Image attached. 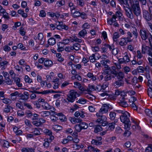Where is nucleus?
Instances as JSON below:
<instances>
[{"label": "nucleus", "mask_w": 152, "mask_h": 152, "mask_svg": "<svg viewBox=\"0 0 152 152\" xmlns=\"http://www.w3.org/2000/svg\"><path fill=\"white\" fill-rule=\"evenodd\" d=\"M131 10L136 16L141 15V10L140 7L139 2L137 0H129Z\"/></svg>", "instance_id": "1"}, {"label": "nucleus", "mask_w": 152, "mask_h": 152, "mask_svg": "<svg viewBox=\"0 0 152 152\" xmlns=\"http://www.w3.org/2000/svg\"><path fill=\"white\" fill-rule=\"evenodd\" d=\"M111 72V73L113 74V75L114 78L115 77H116V80H124V74L122 72H117L116 70V68L114 70H112Z\"/></svg>", "instance_id": "2"}, {"label": "nucleus", "mask_w": 152, "mask_h": 152, "mask_svg": "<svg viewBox=\"0 0 152 152\" xmlns=\"http://www.w3.org/2000/svg\"><path fill=\"white\" fill-rule=\"evenodd\" d=\"M77 94V92L73 90H71L69 93L67 95L66 98L67 100L69 102H73L77 98L76 96Z\"/></svg>", "instance_id": "3"}, {"label": "nucleus", "mask_w": 152, "mask_h": 152, "mask_svg": "<svg viewBox=\"0 0 152 152\" xmlns=\"http://www.w3.org/2000/svg\"><path fill=\"white\" fill-rule=\"evenodd\" d=\"M130 116V115L128 112H125L122 115H120V118L121 121L124 123H127L129 122Z\"/></svg>", "instance_id": "4"}, {"label": "nucleus", "mask_w": 152, "mask_h": 152, "mask_svg": "<svg viewBox=\"0 0 152 152\" xmlns=\"http://www.w3.org/2000/svg\"><path fill=\"white\" fill-rule=\"evenodd\" d=\"M140 34L142 39L145 40L150 36L149 32L144 29H142L140 30Z\"/></svg>", "instance_id": "5"}, {"label": "nucleus", "mask_w": 152, "mask_h": 152, "mask_svg": "<svg viewBox=\"0 0 152 152\" xmlns=\"http://www.w3.org/2000/svg\"><path fill=\"white\" fill-rule=\"evenodd\" d=\"M143 17L147 21H150L152 19L151 13L149 12L147 10H143Z\"/></svg>", "instance_id": "6"}, {"label": "nucleus", "mask_w": 152, "mask_h": 152, "mask_svg": "<svg viewBox=\"0 0 152 152\" xmlns=\"http://www.w3.org/2000/svg\"><path fill=\"white\" fill-rule=\"evenodd\" d=\"M124 84V80H116L114 83V86L116 88H118L121 86H123Z\"/></svg>", "instance_id": "7"}, {"label": "nucleus", "mask_w": 152, "mask_h": 152, "mask_svg": "<svg viewBox=\"0 0 152 152\" xmlns=\"http://www.w3.org/2000/svg\"><path fill=\"white\" fill-rule=\"evenodd\" d=\"M104 68L105 69L103 70V72L102 73L108 74L109 72L111 73V71L112 70H114L115 68V67L114 66H112L109 67L108 65L106 64L104 66Z\"/></svg>", "instance_id": "8"}, {"label": "nucleus", "mask_w": 152, "mask_h": 152, "mask_svg": "<svg viewBox=\"0 0 152 152\" xmlns=\"http://www.w3.org/2000/svg\"><path fill=\"white\" fill-rule=\"evenodd\" d=\"M117 122V119L114 121V122H112L108 124L106 128L107 130L113 131L115 128V123Z\"/></svg>", "instance_id": "9"}, {"label": "nucleus", "mask_w": 152, "mask_h": 152, "mask_svg": "<svg viewBox=\"0 0 152 152\" xmlns=\"http://www.w3.org/2000/svg\"><path fill=\"white\" fill-rule=\"evenodd\" d=\"M109 104H103L100 110V112L103 113H107L109 109Z\"/></svg>", "instance_id": "10"}, {"label": "nucleus", "mask_w": 152, "mask_h": 152, "mask_svg": "<svg viewBox=\"0 0 152 152\" xmlns=\"http://www.w3.org/2000/svg\"><path fill=\"white\" fill-rule=\"evenodd\" d=\"M104 46H105L107 48H108L110 50L112 51L113 54L116 55L118 54V52L116 51V53H114V51L115 50V49L114 48V45L112 46H110V45L107 44L105 43L104 45Z\"/></svg>", "instance_id": "11"}, {"label": "nucleus", "mask_w": 152, "mask_h": 152, "mask_svg": "<svg viewBox=\"0 0 152 152\" xmlns=\"http://www.w3.org/2000/svg\"><path fill=\"white\" fill-rule=\"evenodd\" d=\"M106 76L104 77V80L105 81H107L111 80L112 78H114V77L113 74L109 72L108 74L102 73Z\"/></svg>", "instance_id": "12"}, {"label": "nucleus", "mask_w": 152, "mask_h": 152, "mask_svg": "<svg viewBox=\"0 0 152 152\" xmlns=\"http://www.w3.org/2000/svg\"><path fill=\"white\" fill-rule=\"evenodd\" d=\"M149 49V47L143 45L142 47V53L143 54L145 53H148Z\"/></svg>", "instance_id": "13"}, {"label": "nucleus", "mask_w": 152, "mask_h": 152, "mask_svg": "<svg viewBox=\"0 0 152 152\" xmlns=\"http://www.w3.org/2000/svg\"><path fill=\"white\" fill-rule=\"evenodd\" d=\"M116 113L115 112L113 111H111L109 113V118L111 120H115Z\"/></svg>", "instance_id": "14"}, {"label": "nucleus", "mask_w": 152, "mask_h": 152, "mask_svg": "<svg viewBox=\"0 0 152 152\" xmlns=\"http://www.w3.org/2000/svg\"><path fill=\"white\" fill-rule=\"evenodd\" d=\"M62 42H59L57 44L58 49L57 50L58 52H61L64 50V48Z\"/></svg>", "instance_id": "15"}, {"label": "nucleus", "mask_w": 152, "mask_h": 152, "mask_svg": "<svg viewBox=\"0 0 152 152\" xmlns=\"http://www.w3.org/2000/svg\"><path fill=\"white\" fill-rule=\"evenodd\" d=\"M125 10L126 12V14L127 16L129 18L132 19L134 18L132 12L131 10H129V11H128L125 9Z\"/></svg>", "instance_id": "16"}, {"label": "nucleus", "mask_w": 152, "mask_h": 152, "mask_svg": "<svg viewBox=\"0 0 152 152\" xmlns=\"http://www.w3.org/2000/svg\"><path fill=\"white\" fill-rule=\"evenodd\" d=\"M52 61L49 60H47L44 62L45 66L48 67H50L52 65Z\"/></svg>", "instance_id": "17"}, {"label": "nucleus", "mask_w": 152, "mask_h": 152, "mask_svg": "<svg viewBox=\"0 0 152 152\" xmlns=\"http://www.w3.org/2000/svg\"><path fill=\"white\" fill-rule=\"evenodd\" d=\"M107 118L105 116H102L101 117H99L97 119L96 121L98 124H101L103 122V121L105 120H107Z\"/></svg>", "instance_id": "18"}, {"label": "nucleus", "mask_w": 152, "mask_h": 152, "mask_svg": "<svg viewBox=\"0 0 152 152\" xmlns=\"http://www.w3.org/2000/svg\"><path fill=\"white\" fill-rule=\"evenodd\" d=\"M87 34V31L85 29H84L79 32L78 35L81 37L84 38Z\"/></svg>", "instance_id": "19"}, {"label": "nucleus", "mask_w": 152, "mask_h": 152, "mask_svg": "<svg viewBox=\"0 0 152 152\" xmlns=\"http://www.w3.org/2000/svg\"><path fill=\"white\" fill-rule=\"evenodd\" d=\"M56 43V39L53 37H51L49 39L48 41V44L51 45H53Z\"/></svg>", "instance_id": "20"}, {"label": "nucleus", "mask_w": 152, "mask_h": 152, "mask_svg": "<svg viewBox=\"0 0 152 152\" xmlns=\"http://www.w3.org/2000/svg\"><path fill=\"white\" fill-rule=\"evenodd\" d=\"M14 82L15 83L16 85L18 86V87L22 86V83H20V79L18 77H15L14 78Z\"/></svg>", "instance_id": "21"}, {"label": "nucleus", "mask_w": 152, "mask_h": 152, "mask_svg": "<svg viewBox=\"0 0 152 152\" xmlns=\"http://www.w3.org/2000/svg\"><path fill=\"white\" fill-rule=\"evenodd\" d=\"M102 128L100 125H97L95 126L94 132L95 133H97L102 131Z\"/></svg>", "instance_id": "22"}, {"label": "nucleus", "mask_w": 152, "mask_h": 152, "mask_svg": "<svg viewBox=\"0 0 152 152\" xmlns=\"http://www.w3.org/2000/svg\"><path fill=\"white\" fill-rule=\"evenodd\" d=\"M88 150L91 151H93V152H99L100 151L96 148H95L92 146H89L88 147Z\"/></svg>", "instance_id": "23"}, {"label": "nucleus", "mask_w": 152, "mask_h": 152, "mask_svg": "<svg viewBox=\"0 0 152 152\" xmlns=\"http://www.w3.org/2000/svg\"><path fill=\"white\" fill-rule=\"evenodd\" d=\"M42 107L45 110H49L51 108V106L47 102H44L42 105Z\"/></svg>", "instance_id": "24"}, {"label": "nucleus", "mask_w": 152, "mask_h": 152, "mask_svg": "<svg viewBox=\"0 0 152 152\" xmlns=\"http://www.w3.org/2000/svg\"><path fill=\"white\" fill-rule=\"evenodd\" d=\"M41 114L42 116L44 118L50 115V113L48 111H42L41 113Z\"/></svg>", "instance_id": "25"}, {"label": "nucleus", "mask_w": 152, "mask_h": 152, "mask_svg": "<svg viewBox=\"0 0 152 152\" xmlns=\"http://www.w3.org/2000/svg\"><path fill=\"white\" fill-rule=\"evenodd\" d=\"M119 105L123 107H126L128 106V104L125 101L124 102H118Z\"/></svg>", "instance_id": "26"}, {"label": "nucleus", "mask_w": 152, "mask_h": 152, "mask_svg": "<svg viewBox=\"0 0 152 152\" xmlns=\"http://www.w3.org/2000/svg\"><path fill=\"white\" fill-rule=\"evenodd\" d=\"M92 144L95 145H99L102 144V142L100 141L93 139L91 141Z\"/></svg>", "instance_id": "27"}, {"label": "nucleus", "mask_w": 152, "mask_h": 152, "mask_svg": "<svg viewBox=\"0 0 152 152\" xmlns=\"http://www.w3.org/2000/svg\"><path fill=\"white\" fill-rule=\"evenodd\" d=\"M87 90V91H91L96 90V89L94 86L89 85Z\"/></svg>", "instance_id": "28"}, {"label": "nucleus", "mask_w": 152, "mask_h": 152, "mask_svg": "<svg viewBox=\"0 0 152 152\" xmlns=\"http://www.w3.org/2000/svg\"><path fill=\"white\" fill-rule=\"evenodd\" d=\"M125 55L124 57L123 58L124 60L125 63H128L130 61L129 57L128 56L126 53H125Z\"/></svg>", "instance_id": "29"}, {"label": "nucleus", "mask_w": 152, "mask_h": 152, "mask_svg": "<svg viewBox=\"0 0 152 152\" xmlns=\"http://www.w3.org/2000/svg\"><path fill=\"white\" fill-rule=\"evenodd\" d=\"M145 114L150 117H152V112L151 110L149 109H145Z\"/></svg>", "instance_id": "30"}, {"label": "nucleus", "mask_w": 152, "mask_h": 152, "mask_svg": "<svg viewBox=\"0 0 152 152\" xmlns=\"http://www.w3.org/2000/svg\"><path fill=\"white\" fill-rule=\"evenodd\" d=\"M29 95L28 92L26 91L24 92V94H23L22 99L25 101L27 100L28 99V96Z\"/></svg>", "instance_id": "31"}, {"label": "nucleus", "mask_w": 152, "mask_h": 152, "mask_svg": "<svg viewBox=\"0 0 152 152\" xmlns=\"http://www.w3.org/2000/svg\"><path fill=\"white\" fill-rule=\"evenodd\" d=\"M79 124L82 129H86L88 127V124L86 123L81 122Z\"/></svg>", "instance_id": "32"}, {"label": "nucleus", "mask_w": 152, "mask_h": 152, "mask_svg": "<svg viewBox=\"0 0 152 152\" xmlns=\"http://www.w3.org/2000/svg\"><path fill=\"white\" fill-rule=\"evenodd\" d=\"M59 91H54L52 90H46L41 92L42 94H48L51 92L58 93Z\"/></svg>", "instance_id": "33"}, {"label": "nucleus", "mask_w": 152, "mask_h": 152, "mask_svg": "<svg viewBox=\"0 0 152 152\" xmlns=\"http://www.w3.org/2000/svg\"><path fill=\"white\" fill-rule=\"evenodd\" d=\"M53 128L55 131L57 132L61 130L62 129V127L58 125H55Z\"/></svg>", "instance_id": "34"}, {"label": "nucleus", "mask_w": 152, "mask_h": 152, "mask_svg": "<svg viewBox=\"0 0 152 152\" xmlns=\"http://www.w3.org/2000/svg\"><path fill=\"white\" fill-rule=\"evenodd\" d=\"M56 115L59 116L60 117H63V118H59V119L61 121H65L66 120V118H65V115H64L62 113H56Z\"/></svg>", "instance_id": "35"}, {"label": "nucleus", "mask_w": 152, "mask_h": 152, "mask_svg": "<svg viewBox=\"0 0 152 152\" xmlns=\"http://www.w3.org/2000/svg\"><path fill=\"white\" fill-rule=\"evenodd\" d=\"M119 37V34L117 32H115L113 35V40L114 41H117V39Z\"/></svg>", "instance_id": "36"}, {"label": "nucleus", "mask_w": 152, "mask_h": 152, "mask_svg": "<svg viewBox=\"0 0 152 152\" xmlns=\"http://www.w3.org/2000/svg\"><path fill=\"white\" fill-rule=\"evenodd\" d=\"M58 23L60 24V26H61L62 29H64L66 30H67L68 29V26L64 24H63L62 22H58Z\"/></svg>", "instance_id": "37"}, {"label": "nucleus", "mask_w": 152, "mask_h": 152, "mask_svg": "<svg viewBox=\"0 0 152 152\" xmlns=\"http://www.w3.org/2000/svg\"><path fill=\"white\" fill-rule=\"evenodd\" d=\"M133 29L134 30H133L132 33L133 35L134 36L135 38L137 39L138 36V33L135 28H133Z\"/></svg>", "instance_id": "38"}, {"label": "nucleus", "mask_w": 152, "mask_h": 152, "mask_svg": "<svg viewBox=\"0 0 152 152\" xmlns=\"http://www.w3.org/2000/svg\"><path fill=\"white\" fill-rule=\"evenodd\" d=\"M45 142L43 143V145L45 148H47L49 145V142H48V139H45L44 140Z\"/></svg>", "instance_id": "39"}, {"label": "nucleus", "mask_w": 152, "mask_h": 152, "mask_svg": "<svg viewBox=\"0 0 152 152\" xmlns=\"http://www.w3.org/2000/svg\"><path fill=\"white\" fill-rule=\"evenodd\" d=\"M25 80L26 83H31L32 82V79H30L28 75L25 76Z\"/></svg>", "instance_id": "40"}, {"label": "nucleus", "mask_w": 152, "mask_h": 152, "mask_svg": "<svg viewBox=\"0 0 152 152\" xmlns=\"http://www.w3.org/2000/svg\"><path fill=\"white\" fill-rule=\"evenodd\" d=\"M43 132L49 136H50L52 134L51 131L48 129H44L43 131Z\"/></svg>", "instance_id": "41"}, {"label": "nucleus", "mask_w": 152, "mask_h": 152, "mask_svg": "<svg viewBox=\"0 0 152 152\" xmlns=\"http://www.w3.org/2000/svg\"><path fill=\"white\" fill-rule=\"evenodd\" d=\"M75 128L76 130L78 132H80L82 129L79 124L75 125Z\"/></svg>", "instance_id": "42"}, {"label": "nucleus", "mask_w": 152, "mask_h": 152, "mask_svg": "<svg viewBox=\"0 0 152 152\" xmlns=\"http://www.w3.org/2000/svg\"><path fill=\"white\" fill-rule=\"evenodd\" d=\"M124 40H126V42H127V44L128 42H131L132 41V39H131V37H124L122 39Z\"/></svg>", "instance_id": "43"}, {"label": "nucleus", "mask_w": 152, "mask_h": 152, "mask_svg": "<svg viewBox=\"0 0 152 152\" xmlns=\"http://www.w3.org/2000/svg\"><path fill=\"white\" fill-rule=\"evenodd\" d=\"M12 107L10 106L9 105H7V107L5 108L4 109V111L6 113H9L10 111V110L11 109H12Z\"/></svg>", "instance_id": "44"}, {"label": "nucleus", "mask_w": 152, "mask_h": 152, "mask_svg": "<svg viewBox=\"0 0 152 152\" xmlns=\"http://www.w3.org/2000/svg\"><path fill=\"white\" fill-rule=\"evenodd\" d=\"M73 45H74V47H75V50L77 51L79 49L80 47V44H79L78 43H76L74 44Z\"/></svg>", "instance_id": "45"}, {"label": "nucleus", "mask_w": 152, "mask_h": 152, "mask_svg": "<svg viewBox=\"0 0 152 152\" xmlns=\"http://www.w3.org/2000/svg\"><path fill=\"white\" fill-rule=\"evenodd\" d=\"M124 128L126 130H129V129L130 127L131 126V122L129 121V122H128L127 123H124Z\"/></svg>", "instance_id": "46"}, {"label": "nucleus", "mask_w": 152, "mask_h": 152, "mask_svg": "<svg viewBox=\"0 0 152 152\" xmlns=\"http://www.w3.org/2000/svg\"><path fill=\"white\" fill-rule=\"evenodd\" d=\"M86 99H79L76 102L80 104H84L86 103Z\"/></svg>", "instance_id": "47"}, {"label": "nucleus", "mask_w": 152, "mask_h": 152, "mask_svg": "<svg viewBox=\"0 0 152 152\" xmlns=\"http://www.w3.org/2000/svg\"><path fill=\"white\" fill-rule=\"evenodd\" d=\"M146 152H152V145H150L146 148Z\"/></svg>", "instance_id": "48"}, {"label": "nucleus", "mask_w": 152, "mask_h": 152, "mask_svg": "<svg viewBox=\"0 0 152 152\" xmlns=\"http://www.w3.org/2000/svg\"><path fill=\"white\" fill-rule=\"evenodd\" d=\"M33 132L35 135H38L41 134L37 128H35Z\"/></svg>", "instance_id": "49"}, {"label": "nucleus", "mask_w": 152, "mask_h": 152, "mask_svg": "<svg viewBox=\"0 0 152 152\" xmlns=\"http://www.w3.org/2000/svg\"><path fill=\"white\" fill-rule=\"evenodd\" d=\"M3 102L4 103L9 104L11 103V100L10 99L5 98L3 99Z\"/></svg>", "instance_id": "50"}, {"label": "nucleus", "mask_w": 152, "mask_h": 152, "mask_svg": "<svg viewBox=\"0 0 152 152\" xmlns=\"http://www.w3.org/2000/svg\"><path fill=\"white\" fill-rule=\"evenodd\" d=\"M89 58L91 62H94L96 60L95 59V55L94 54H93L92 56H90Z\"/></svg>", "instance_id": "51"}, {"label": "nucleus", "mask_w": 152, "mask_h": 152, "mask_svg": "<svg viewBox=\"0 0 152 152\" xmlns=\"http://www.w3.org/2000/svg\"><path fill=\"white\" fill-rule=\"evenodd\" d=\"M143 67L142 66H139L137 68L138 72L142 73L143 72Z\"/></svg>", "instance_id": "52"}, {"label": "nucleus", "mask_w": 152, "mask_h": 152, "mask_svg": "<svg viewBox=\"0 0 152 152\" xmlns=\"http://www.w3.org/2000/svg\"><path fill=\"white\" fill-rule=\"evenodd\" d=\"M20 34L24 36L25 35L26 32L24 31V28L22 27H21L20 29Z\"/></svg>", "instance_id": "53"}, {"label": "nucleus", "mask_w": 152, "mask_h": 152, "mask_svg": "<svg viewBox=\"0 0 152 152\" xmlns=\"http://www.w3.org/2000/svg\"><path fill=\"white\" fill-rule=\"evenodd\" d=\"M131 134V132L129 131V130H126L124 133V135L129 137Z\"/></svg>", "instance_id": "54"}, {"label": "nucleus", "mask_w": 152, "mask_h": 152, "mask_svg": "<svg viewBox=\"0 0 152 152\" xmlns=\"http://www.w3.org/2000/svg\"><path fill=\"white\" fill-rule=\"evenodd\" d=\"M137 57L138 58L140 59L142 57V55L141 53L140 50H138L137 51Z\"/></svg>", "instance_id": "55"}, {"label": "nucleus", "mask_w": 152, "mask_h": 152, "mask_svg": "<svg viewBox=\"0 0 152 152\" xmlns=\"http://www.w3.org/2000/svg\"><path fill=\"white\" fill-rule=\"evenodd\" d=\"M81 13L79 11L75 12L73 13L74 18H75V17H79L81 15Z\"/></svg>", "instance_id": "56"}, {"label": "nucleus", "mask_w": 152, "mask_h": 152, "mask_svg": "<svg viewBox=\"0 0 152 152\" xmlns=\"http://www.w3.org/2000/svg\"><path fill=\"white\" fill-rule=\"evenodd\" d=\"M118 1L121 4H127L128 6H129L127 0H118Z\"/></svg>", "instance_id": "57"}, {"label": "nucleus", "mask_w": 152, "mask_h": 152, "mask_svg": "<svg viewBox=\"0 0 152 152\" xmlns=\"http://www.w3.org/2000/svg\"><path fill=\"white\" fill-rule=\"evenodd\" d=\"M65 1L63 0H61V1H58L57 3V4H58V6L60 7L64 5L65 4Z\"/></svg>", "instance_id": "58"}, {"label": "nucleus", "mask_w": 152, "mask_h": 152, "mask_svg": "<svg viewBox=\"0 0 152 152\" xmlns=\"http://www.w3.org/2000/svg\"><path fill=\"white\" fill-rule=\"evenodd\" d=\"M124 41L123 42V41L121 40L119 42V44L121 46H123L127 44V42H126V40Z\"/></svg>", "instance_id": "59"}, {"label": "nucleus", "mask_w": 152, "mask_h": 152, "mask_svg": "<svg viewBox=\"0 0 152 152\" xmlns=\"http://www.w3.org/2000/svg\"><path fill=\"white\" fill-rule=\"evenodd\" d=\"M39 16L42 17H45L46 15V13L44 10H42L40 11Z\"/></svg>", "instance_id": "60"}, {"label": "nucleus", "mask_w": 152, "mask_h": 152, "mask_svg": "<svg viewBox=\"0 0 152 152\" xmlns=\"http://www.w3.org/2000/svg\"><path fill=\"white\" fill-rule=\"evenodd\" d=\"M4 73V77L6 80H7L9 78V74L7 72H3Z\"/></svg>", "instance_id": "61"}, {"label": "nucleus", "mask_w": 152, "mask_h": 152, "mask_svg": "<svg viewBox=\"0 0 152 152\" xmlns=\"http://www.w3.org/2000/svg\"><path fill=\"white\" fill-rule=\"evenodd\" d=\"M43 38V35L42 33H39L38 34V39L42 41Z\"/></svg>", "instance_id": "62"}, {"label": "nucleus", "mask_w": 152, "mask_h": 152, "mask_svg": "<svg viewBox=\"0 0 152 152\" xmlns=\"http://www.w3.org/2000/svg\"><path fill=\"white\" fill-rule=\"evenodd\" d=\"M3 17L5 18L8 20L10 19V17L9 16L8 13L7 12L3 14Z\"/></svg>", "instance_id": "63"}, {"label": "nucleus", "mask_w": 152, "mask_h": 152, "mask_svg": "<svg viewBox=\"0 0 152 152\" xmlns=\"http://www.w3.org/2000/svg\"><path fill=\"white\" fill-rule=\"evenodd\" d=\"M31 148H23L21 150L22 152H29Z\"/></svg>", "instance_id": "64"}]
</instances>
